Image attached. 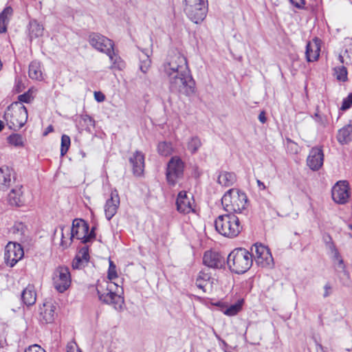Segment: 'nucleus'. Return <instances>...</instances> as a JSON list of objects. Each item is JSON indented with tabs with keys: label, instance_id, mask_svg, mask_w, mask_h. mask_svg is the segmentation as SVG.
<instances>
[{
	"label": "nucleus",
	"instance_id": "1",
	"mask_svg": "<svg viewBox=\"0 0 352 352\" xmlns=\"http://www.w3.org/2000/svg\"><path fill=\"white\" fill-rule=\"evenodd\" d=\"M163 71L168 78L169 88L186 96L195 93V82L192 78L186 57L176 53L170 56L163 65Z\"/></svg>",
	"mask_w": 352,
	"mask_h": 352
},
{
	"label": "nucleus",
	"instance_id": "2",
	"mask_svg": "<svg viewBox=\"0 0 352 352\" xmlns=\"http://www.w3.org/2000/svg\"><path fill=\"white\" fill-rule=\"evenodd\" d=\"M107 278L109 282L97 285L98 298L103 302L111 305L115 309L120 310L124 304V299L120 294L124 278L117 265H109Z\"/></svg>",
	"mask_w": 352,
	"mask_h": 352
},
{
	"label": "nucleus",
	"instance_id": "3",
	"mask_svg": "<svg viewBox=\"0 0 352 352\" xmlns=\"http://www.w3.org/2000/svg\"><path fill=\"white\" fill-rule=\"evenodd\" d=\"M66 229L67 234H70L69 239L72 241L73 238H76L80 240L82 243H87L91 241L96 238V234L94 232L95 228L93 227L89 231V225L81 219H76L72 222L71 228L63 227L62 230V239L61 245H65L64 241V231Z\"/></svg>",
	"mask_w": 352,
	"mask_h": 352
},
{
	"label": "nucleus",
	"instance_id": "4",
	"mask_svg": "<svg viewBox=\"0 0 352 352\" xmlns=\"http://www.w3.org/2000/svg\"><path fill=\"white\" fill-rule=\"evenodd\" d=\"M3 118L9 129L17 131L26 123L28 110L23 104L15 102L8 107Z\"/></svg>",
	"mask_w": 352,
	"mask_h": 352
},
{
	"label": "nucleus",
	"instance_id": "5",
	"mask_svg": "<svg viewBox=\"0 0 352 352\" xmlns=\"http://www.w3.org/2000/svg\"><path fill=\"white\" fill-rule=\"evenodd\" d=\"M214 226L219 234L229 238L238 236L242 230L239 219L234 214L219 216L214 221Z\"/></svg>",
	"mask_w": 352,
	"mask_h": 352
},
{
	"label": "nucleus",
	"instance_id": "6",
	"mask_svg": "<svg viewBox=\"0 0 352 352\" xmlns=\"http://www.w3.org/2000/svg\"><path fill=\"white\" fill-rule=\"evenodd\" d=\"M248 197L245 192L236 189H230L221 199V204L227 212L240 213L246 208Z\"/></svg>",
	"mask_w": 352,
	"mask_h": 352
},
{
	"label": "nucleus",
	"instance_id": "7",
	"mask_svg": "<svg viewBox=\"0 0 352 352\" xmlns=\"http://www.w3.org/2000/svg\"><path fill=\"white\" fill-rule=\"evenodd\" d=\"M184 11L188 17L194 23L201 22L206 16L207 0H184Z\"/></svg>",
	"mask_w": 352,
	"mask_h": 352
},
{
	"label": "nucleus",
	"instance_id": "8",
	"mask_svg": "<svg viewBox=\"0 0 352 352\" xmlns=\"http://www.w3.org/2000/svg\"><path fill=\"white\" fill-rule=\"evenodd\" d=\"M184 164L177 156L173 157L168 163L166 169V179L170 185L174 186L177 180L182 177Z\"/></svg>",
	"mask_w": 352,
	"mask_h": 352
},
{
	"label": "nucleus",
	"instance_id": "9",
	"mask_svg": "<svg viewBox=\"0 0 352 352\" xmlns=\"http://www.w3.org/2000/svg\"><path fill=\"white\" fill-rule=\"evenodd\" d=\"M71 281L69 269L58 266L53 275V285L56 291L59 293H63L70 287Z\"/></svg>",
	"mask_w": 352,
	"mask_h": 352
},
{
	"label": "nucleus",
	"instance_id": "10",
	"mask_svg": "<svg viewBox=\"0 0 352 352\" xmlns=\"http://www.w3.org/2000/svg\"><path fill=\"white\" fill-rule=\"evenodd\" d=\"M252 261L256 264H272L274 259L270 249L262 243H256L251 248Z\"/></svg>",
	"mask_w": 352,
	"mask_h": 352
},
{
	"label": "nucleus",
	"instance_id": "11",
	"mask_svg": "<svg viewBox=\"0 0 352 352\" xmlns=\"http://www.w3.org/2000/svg\"><path fill=\"white\" fill-rule=\"evenodd\" d=\"M89 43L94 49L106 54H109L113 47L111 40L98 33L90 34Z\"/></svg>",
	"mask_w": 352,
	"mask_h": 352
},
{
	"label": "nucleus",
	"instance_id": "12",
	"mask_svg": "<svg viewBox=\"0 0 352 352\" xmlns=\"http://www.w3.org/2000/svg\"><path fill=\"white\" fill-rule=\"evenodd\" d=\"M24 256L21 244L9 242L6 246L4 259L6 264H16Z\"/></svg>",
	"mask_w": 352,
	"mask_h": 352
},
{
	"label": "nucleus",
	"instance_id": "13",
	"mask_svg": "<svg viewBox=\"0 0 352 352\" xmlns=\"http://www.w3.org/2000/svg\"><path fill=\"white\" fill-rule=\"evenodd\" d=\"M177 210L182 214H188L194 212L195 200L193 196L188 195L186 191H181L178 193L176 199Z\"/></svg>",
	"mask_w": 352,
	"mask_h": 352
},
{
	"label": "nucleus",
	"instance_id": "14",
	"mask_svg": "<svg viewBox=\"0 0 352 352\" xmlns=\"http://www.w3.org/2000/svg\"><path fill=\"white\" fill-rule=\"evenodd\" d=\"M228 264H252V255L245 248H236L228 256Z\"/></svg>",
	"mask_w": 352,
	"mask_h": 352
},
{
	"label": "nucleus",
	"instance_id": "15",
	"mask_svg": "<svg viewBox=\"0 0 352 352\" xmlns=\"http://www.w3.org/2000/svg\"><path fill=\"white\" fill-rule=\"evenodd\" d=\"M349 188L346 181H340L332 188V199L338 204H345L349 197Z\"/></svg>",
	"mask_w": 352,
	"mask_h": 352
},
{
	"label": "nucleus",
	"instance_id": "16",
	"mask_svg": "<svg viewBox=\"0 0 352 352\" xmlns=\"http://www.w3.org/2000/svg\"><path fill=\"white\" fill-rule=\"evenodd\" d=\"M56 307L52 300L43 302L39 309V319L43 323H52L56 316Z\"/></svg>",
	"mask_w": 352,
	"mask_h": 352
},
{
	"label": "nucleus",
	"instance_id": "17",
	"mask_svg": "<svg viewBox=\"0 0 352 352\" xmlns=\"http://www.w3.org/2000/svg\"><path fill=\"white\" fill-rule=\"evenodd\" d=\"M120 206V197L117 190H113L110 195V198L106 201L104 205L105 217L108 220L116 214Z\"/></svg>",
	"mask_w": 352,
	"mask_h": 352
},
{
	"label": "nucleus",
	"instance_id": "18",
	"mask_svg": "<svg viewBox=\"0 0 352 352\" xmlns=\"http://www.w3.org/2000/svg\"><path fill=\"white\" fill-rule=\"evenodd\" d=\"M324 154L321 148H312L307 160L308 166L314 170H318L323 164Z\"/></svg>",
	"mask_w": 352,
	"mask_h": 352
},
{
	"label": "nucleus",
	"instance_id": "19",
	"mask_svg": "<svg viewBox=\"0 0 352 352\" xmlns=\"http://www.w3.org/2000/svg\"><path fill=\"white\" fill-rule=\"evenodd\" d=\"M320 40L314 38L306 45L305 57L308 62H314L318 59L320 52Z\"/></svg>",
	"mask_w": 352,
	"mask_h": 352
},
{
	"label": "nucleus",
	"instance_id": "20",
	"mask_svg": "<svg viewBox=\"0 0 352 352\" xmlns=\"http://www.w3.org/2000/svg\"><path fill=\"white\" fill-rule=\"evenodd\" d=\"M133 173L135 176H141L144 169V155L141 151H135L129 158Z\"/></svg>",
	"mask_w": 352,
	"mask_h": 352
},
{
	"label": "nucleus",
	"instance_id": "21",
	"mask_svg": "<svg viewBox=\"0 0 352 352\" xmlns=\"http://www.w3.org/2000/svg\"><path fill=\"white\" fill-rule=\"evenodd\" d=\"M22 186H16L12 189L8 195V201L10 205L15 206H21L24 203Z\"/></svg>",
	"mask_w": 352,
	"mask_h": 352
},
{
	"label": "nucleus",
	"instance_id": "22",
	"mask_svg": "<svg viewBox=\"0 0 352 352\" xmlns=\"http://www.w3.org/2000/svg\"><path fill=\"white\" fill-rule=\"evenodd\" d=\"M21 298L25 305L27 306L32 305L36 300V294L34 287L32 285H28L23 291Z\"/></svg>",
	"mask_w": 352,
	"mask_h": 352
},
{
	"label": "nucleus",
	"instance_id": "23",
	"mask_svg": "<svg viewBox=\"0 0 352 352\" xmlns=\"http://www.w3.org/2000/svg\"><path fill=\"white\" fill-rule=\"evenodd\" d=\"M12 184L11 170L8 167L0 168V189L6 190Z\"/></svg>",
	"mask_w": 352,
	"mask_h": 352
},
{
	"label": "nucleus",
	"instance_id": "24",
	"mask_svg": "<svg viewBox=\"0 0 352 352\" xmlns=\"http://www.w3.org/2000/svg\"><path fill=\"white\" fill-rule=\"evenodd\" d=\"M338 141L341 144H346L352 141V124H349L338 131Z\"/></svg>",
	"mask_w": 352,
	"mask_h": 352
},
{
	"label": "nucleus",
	"instance_id": "25",
	"mask_svg": "<svg viewBox=\"0 0 352 352\" xmlns=\"http://www.w3.org/2000/svg\"><path fill=\"white\" fill-rule=\"evenodd\" d=\"M10 232L20 240H25L28 237V228L22 222H16L10 229Z\"/></svg>",
	"mask_w": 352,
	"mask_h": 352
},
{
	"label": "nucleus",
	"instance_id": "26",
	"mask_svg": "<svg viewBox=\"0 0 352 352\" xmlns=\"http://www.w3.org/2000/svg\"><path fill=\"white\" fill-rule=\"evenodd\" d=\"M236 175L234 173L222 171L220 173L217 182L223 186H232L236 182Z\"/></svg>",
	"mask_w": 352,
	"mask_h": 352
},
{
	"label": "nucleus",
	"instance_id": "27",
	"mask_svg": "<svg viewBox=\"0 0 352 352\" xmlns=\"http://www.w3.org/2000/svg\"><path fill=\"white\" fill-rule=\"evenodd\" d=\"M12 13V8L8 6L0 14V33H5L7 31V25Z\"/></svg>",
	"mask_w": 352,
	"mask_h": 352
},
{
	"label": "nucleus",
	"instance_id": "28",
	"mask_svg": "<svg viewBox=\"0 0 352 352\" xmlns=\"http://www.w3.org/2000/svg\"><path fill=\"white\" fill-rule=\"evenodd\" d=\"M223 261V257L216 252L206 251L203 256V264H218Z\"/></svg>",
	"mask_w": 352,
	"mask_h": 352
},
{
	"label": "nucleus",
	"instance_id": "29",
	"mask_svg": "<svg viewBox=\"0 0 352 352\" xmlns=\"http://www.w3.org/2000/svg\"><path fill=\"white\" fill-rule=\"evenodd\" d=\"M28 74L30 78L34 80H41L43 79L40 63L32 61L29 65Z\"/></svg>",
	"mask_w": 352,
	"mask_h": 352
},
{
	"label": "nucleus",
	"instance_id": "30",
	"mask_svg": "<svg viewBox=\"0 0 352 352\" xmlns=\"http://www.w3.org/2000/svg\"><path fill=\"white\" fill-rule=\"evenodd\" d=\"M210 275L204 271L201 272L196 280V285L204 292L210 285Z\"/></svg>",
	"mask_w": 352,
	"mask_h": 352
},
{
	"label": "nucleus",
	"instance_id": "31",
	"mask_svg": "<svg viewBox=\"0 0 352 352\" xmlns=\"http://www.w3.org/2000/svg\"><path fill=\"white\" fill-rule=\"evenodd\" d=\"M90 256L89 253L88 246H83L77 252L75 260L76 261V264H80L82 263H89L90 261Z\"/></svg>",
	"mask_w": 352,
	"mask_h": 352
},
{
	"label": "nucleus",
	"instance_id": "32",
	"mask_svg": "<svg viewBox=\"0 0 352 352\" xmlns=\"http://www.w3.org/2000/svg\"><path fill=\"white\" fill-rule=\"evenodd\" d=\"M144 57H140V69L143 73H146L151 67V60L149 58V51L146 49L142 50Z\"/></svg>",
	"mask_w": 352,
	"mask_h": 352
},
{
	"label": "nucleus",
	"instance_id": "33",
	"mask_svg": "<svg viewBox=\"0 0 352 352\" xmlns=\"http://www.w3.org/2000/svg\"><path fill=\"white\" fill-rule=\"evenodd\" d=\"M243 303V299L239 300L235 304L230 305L228 308L223 311V314L228 316H233L236 315L242 309Z\"/></svg>",
	"mask_w": 352,
	"mask_h": 352
},
{
	"label": "nucleus",
	"instance_id": "34",
	"mask_svg": "<svg viewBox=\"0 0 352 352\" xmlns=\"http://www.w3.org/2000/svg\"><path fill=\"white\" fill-rule=\"evenodd\" d=\"M158 153L162 156H168L173 153V148L170 142H161L157 146Z\"/></svg>",
	"mask_w": 352,
	"mask_h": 352
},
{
	"label": "nucleus",
	"instance_id": "35",
	"mask_svg": "<svg viewBox=\"0 0 352 352\" xmlns=\"http://www.w3.org/2000/svg\"><path fill=\"white\" fill-rule=\"evenodd\" d=\"M112 63L111 67H116L118 69H122L124 67V63L122 60L121 58L118 56L113 51V48L110 51L109 54H107Z\"/></svg>",
	"mask_w": 352,
	"mask_h": 352
},
{
	"label": "nucleus",
	"instance_id": "36",
	"mask_svg": "<svg viewBox=\"0 0 352 352\" xmlns=\"http://www.w3.org/2000/svg\"><path fill=\"white\" fill-rule=\"evenodd\" d=\"M30 31L32 36L38 37L43 35L44 28L37 21L34 20L30 22Z\"/></svg>",
	"mask_w": 352,
	"mask_h": 352
},
{
	"label": "nucleus",
	"instance_id": "37",
	"mask_svg": "<svg viewBox=\"0 0 352 352\" xmlns=\"http://www.w3.org/2000/svg\"><path fill=\"white\" fill-rule=\"evenodd\" d=\"M9 144L14 146H23L24 142L23 137L18 133L11 134L8 138Z\"/></svg>",
	"mask_w": 352,
	"mask_h": 352
},
{
	"label": "nucleus",
	"instance_id": "38",
	"mask_svg": "<svg viewBox=\"0 0 352 352\" xmlns=\"http://www.w3.org/2000/svg\"><path fill=\"white\" fill-rule=\"evenodd\" d=\"M80 123L82 124L83 129L90 131L91 127H94L95 120L88 115L81 116Z\"/></svg>",
	"mask_w": 352,
	"mask_h": 352
},
{
	"label": "nucleus",
	"instance_id": "39",
	"mask_svg": "<svg viewBox=\"0 0 352 352\" xmlns=\"http://www.w3.org/2000/svg\"><path fill=\"white\" fill-rule=\"evenodd\" d=\"M201 146L200 139L195 136L192 137L188 142V149L192 153H195Z\"/></svg>",
	"mask_w": 352,
	"mask_h": 352
},
{
	"label": "nucleus",
	"instance_id": "40",
	"mask_svg": "<svg viewBox=\"0 0 352 352\" xmlns=\"http://www.w3.org/2000/svg\"><path fill=\"white\" fill-rule=\"evenodd\" d=\"M335 74L337 80L346 82L347 78V69L344 66H340L335 68Z\"/></svg>",
	"mask_w": 352,
	"mask_h": 352
},
{
	"label": "nucleus",
	"instance_id": "41",
	"mask_svg": "<svg viewBox=\"0 0 352 352\" xmlns=\"http://www.w3.org/2000/svg\"><path fill=\"white\" fill-rule=\"evenodd\" d=\"M70 138L67 135H63L61 137V145H60V155L64 156L69 146H70Z\"/></svg>",
	"mask_w": 352,
	"mask_h": 352
},
{
	"label": "nucleus",
	"instance_id": "42",
	"mask_svg": "<svg viewBox=\"0 0 352 352\" xmlns=\"http://www.w3.org/2000/svg\"><path fill=\"white\" fill-rule=\"evenodd\" d=\"M229 269L232 272L240 274L247 272L250 267L248 265H229Z\"/></svg>",
	"mask_w": 352,
	"mask_h": 352
},
{
	"label": "nucleus",
	"instance_id": "43",
	"mask_svg": "<svg viewBox=\"0 0 352 352\" xmlns=\"http://www.w3.org/2000/svg\"><path fill=\"white\" fill-rule=\"evenodd\" d=\"M18 102H21V104L23 102L30 103L33 100V96L32 94L30 92V91H28L24 93L23 94L19 95L18 96Z\"/></svg>",
	"mask_w": 352,
	"mask_h": 352
},
{
	"label": "nucleus",
	"instance_id": "44",
	"mask_svg": "<svg viewBox=\"0 0 352 352\" xmlns=\"http://www.w3.org/2000/svg\"><path fill=\"white\" fill-rule=\"evenodd\" d=\"M352 105V92L350 93L348 96L344 98L341 107L342 110H346Z\"/></svg>",
	"mask_w": 352,
	"mask_h": 352
},
{
	"label": "nucleus",
	"instance_id": "45",
	"mask_svg": "<svg viewBox=\"0 0 352 352\" xmlns=\"http://www.w3.org/2000/svg\"><path fill=\"white\" fill-rule=\"evenodd\" d=\"M67 352H81L75 342H70L67 345Z\"/></svg>",
	"mask_w": 352,
	"mask_h": 352
},
{
	"label": "nucleus",
	"instance_id": "46",
	"mask_svg": "<svg viewBox=\"0 0 352 352\" xmlns=\"http://www.w3.org/2000/svg\"><path fill=\"white\" fill-rule=\"evenodd\" d=\"M25 352H45V351L38 344H33L25 349Z\"/></svg>",
	"mask_w": 352,
	"mask_h": 352
},
{
	"label": "nucleus",
	"instance_id": "47",
	"mask_svg": "<svg viewBox=\"0 0 352 352\" xmlns=\"http://www.w3.org/2000/svg\"><path fill=\"white\" fill-rule=\"evenodd\" d=\"M290 2L297 8L302 9L305 4V0H289Z\"/></svg>",
	"mask_w": 352,
	"mask_h": 352
},
{
	"label": "nucleus",
	"instance_id": "48",
	"mask_svg": "<svg viewBox=\"0 0 352 352\" xmlns=\"http://www.w3.org/2000/svg\"><path fill=\"white\" fill-rule=\"evenodd\" d=\"M331 292H332V287H331V286L329 283H327V284L324 286V294H323V297H324V298H327V297H328V296L331 294Z\"/></svg>",
	"mask_w": 352,
	"mask_h": 352
},
{
	"label": "nucleus",
	"instance_id": "49",
	"mask_svg": "<svg viewBox=\"0 0 352 352\" xmlns=\"http://www.w3.org/2000/svg\"><path fill=\"white\" fill-rule=\"evenodd\" d=\"M94 98L96 101L100 102L104 101L105 99L104 95L103 94L96 91L94 93Z\"/></svg>",
	"mask_w": 352,
	"mask_h": 352
},
{
	"label": "nucleus",
	"instance_id": "50",
	"mask_svg": "<svg viewBox=\"0 0 352 352\" xmlns=\"http://www.w3.org/2000/svg\"><path fill=\"white\" fill-rule=\"evenodd\" d=\"M258 120L261 123H263V124L265 123L267 118L265 117V113L264 111H261L260 113V114L258 115Z\"/></svg>",
	"mask_w": 352,
	"mask_h": 352
},
{
	"label": "nucleus",
	"instance_id": "51",
	"mask_svg": "<svg viewBox=\"0 0 352 352\" xmlns=\"http://www.w3.org/2000/svg\"><path fill=\"white\" fill-rule=\"evenodd\" d=\"M54 131V128L52 125H50L47 127L45 129V131L44 132L43 135H47L49 133H51Z\"/></svg>",
	"mask_w": 352,
	"mask_h": 352
},
{
	"label": "nucleus",
	"instance_id": "52",
	"mask_svg": "<svg viewBox=\"0 0 352 352\" xmlns=\"http://www.w3.org/2000/svg\"><path fill=\"white\" fill-rule=\"evenodd\" d=\"M333 254H334V256L337 258V261L339 263V264H342V260L341 258H340L339 257V254L338 252H337V250H334L333 252Z\"/></svg>",
	"mask_w": 352,
	"mask_h": 352
},
{
	"label": "nucleus",
	"instance_id": "53",
	"mask_svg": "<svg viewBox=\"0 0 352 352\" xmlns=\"http://www.w3.org/2000/svg\"><path fill=\"white\" fill-rule=\"evenodd\" d=\"M256 182H257L258 188L261 190L265 189L266 187H265V184L262 182H261L259 179H257Z\"/></svg>",
	"mask_w": 352,
	"mask_h": 352
},
{
	"label": "nucleus",
	"instance_id": "54",
	"mask_svg": "<svg viewBox=\"0 0 352 352\" xmlns=\"http://www.w3.org/2000/svg\"><path fill=\"white\" fill-rule=\"evenodd\" d=\"M316 352H324L322 346L318 343L316 344Z\"/></svg>",
	"mask_w": 352,
	"mask_h": 352
},
{
	"label": "nucleus",
	"instance_id": "55",
	"mask_svg": "<svg viewBox=\"0 0 352 352\" xmlns=\"http://www.w3.org/2000/svg\"><path fill=\"white\" fill-rule=\"evenodd\" d=\"M4 127V122L1 120H0V131H1L3 130Z\"/></svg>",
	"mask_w": 352,
	"mask_h": 352
},
{
	"label": "nucleus",
	"instance_id": "56",
	"mask_svg": "<svg viewBox=\"0 0 352 352\" xmlns=\"http://www.w3.org/2000/svg\"><path fill=\"white\" fill-rule=\"evenodd\" d=\"M339 60L342 63L344 61V58L341 55H339L338 56Z\"/></svg>",
	"mask_w": 352,
	"mask_h": 352
},
{
	"label": "nucleus",
	"instance_id": "57",
	"mask_svg": "<svg viewBox=\"0 0 352 352\" xmlns=\"http://www.w3.org/2000/svg\"><path fill=\"white\" fill-rule=\"evenodd\" d=\"M288 142H289V143H290L292 145H294V146H296V144L294 142H292V140H288Z\"/></svg>",
	"mask_w": 352,
	"mask_h": 352
},
{
	"label": "nucleus",
	"instance_id": "58",
	"mask_svg": "<svg viewBox=\"0 0 352 352\" xmlns=\"http://www.w3.org/2000/svg\"><path fill=\"white\" fill-rule=\"evenodd\" d=\"M73 266L74 267V268L78 269L80 265H73Z\"/></svg>",
	"mask_w": 352,
	"mask_h": 352
},
{
	"label": "nucleus",
	"instance_id": "59",
	"mask_svg": "<svg viewBox=\"0 0 352 352\" xmlns=\"http://www.w3.org/2000/svg\"><path fill=\"white\" fill-rule=\"evenodd\" d=\"M109 264H110V265L113 264V263L110 259H109Z\"/></svg>",
	"mask_w": 352,
	"mask_h": 352
},
{
	"label": "nucleus",
	"instance_id": "60",
	"mask_svg": "<svg viewBox=\"0 0 352 352\" xmlns=\"http://www.w3.org/2000/svg\"><path fill=\"white\" fill-rule=\"evenodd\" d=\"M349 227L351 230H352V225H349Z\"/></svg>",
	"mask_w": 352,
	"mask_h": 352
},
{
	"label": "nucleus",
	"instance_id": "61",
	"mask_svg": "<svg viewBox=\"0 0 352 352\" xmlns=\"http://www.w3.org/2000/svg\"><path fill=\"white\" fill-rule=\"evenodd\" d=\"M316 118H318V117H319V116H318V115L317 113L316 114Z\"/></svg>",
	"mask_w": 352,
	"mask_h": 352
},
{
	"label": "nucleus",
	"instance_id": "62",
	"mask_svg": "<svg viewBox=\"0 0 352 352\" xmlns=\"http://www.w3.org/2000/svg\"><path fill=\"white\" fill-rule=\"evenodd\" d=\"M207 266H208V267H212L213 265H208Z\"/></svg>",
	"mask_w": 352,
	"mask_h": 352
}]
</instances>
